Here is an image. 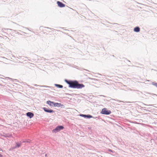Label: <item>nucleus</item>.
I'll return each mask as SVG.
<instances>
[{
	"label": "nucleus",
	"mask_w": 157,
	"mask_h": 157,
	"mask_svg": "<svg viewBox=\"0 0 157 157\" xmlns=\"http://www.w3.org/2000/svg\"><path fill=\"white\" fill-rule=\"evenodd\" d=\"M66 82L69 85V87L74 88L81 89L85 86L83 84H79L76 81H71L66 80Z\"/></svg>",
	"instance_id": "f257e3e1"
},
{
	"label": "nucleus",
	"mask_w": 157,
	"mask_h": 157,
	"mask_svg": "<svg viewBox=\"0 0 157 157\" xmlns=\"http://www.w3.org/2000/svg\"><path fill=\"white\" fill-rule=\"evenodd\" d=\"M101 113L103 114L109 115L111 113L110 110L107 109L106 108L103 109L101 112Z\"/></svg>",
	"instance_id": "f03ea898"
},
{
	"label": "nucleus",
	"mask_w": 157,
	"mask_h": 157,
	"mask_svg": "<svg viewBox=\"0 0 157 157\" xmlns=\"http://www.w3.org/2000/svg\"><path fill=\"white\" fill-rule=\"evenodd\" d=\"M57 4L58 6L60 7H64L65 6V4L59 1H57Z\"/></svg>",
	"instance_id": "7ed1b4c3"
},
{
	"label": "nucleus",
	"mask_w": 157,
	"mask_h": 157,
	"mask_svg": "<svg viewBox=\"0 0 157 157\" xmlns=\"http://www.w3.org/2000/svg\"><path fill=\"white\" fill-rule=\"evenodd\" d=\"M63 128L64 127L63 126H57L54 130L57 131V132H58L60 130L63 129Z\"/></svg>",
	"instance_id": "20e7f679"
},
{
	"label": "nucleus",
	"mask_w": 157,
	"mask_h": 157,
	"mask_svg": "<svg viewBox=\"0 0 157 157\" xmlns=\"http://www.w3.org/2000/svg\"><path fill=\"white\" fill-rule=\"evenodd\" d=\"M26 114L27 116L29 117L30 118H32L34 116V114L31 112H28L26 113Z\"/></svg>",
	"instance_id": "39448f33"
},
{
	"label": "nucleus",
	"mask_w": 157,
	"mask_h": 157,
	"mask_svg": "<svg viewBox=\"0 0 157 157\" xmlns=\"http://www.w3.org/2000/svg\"><path fill=\"white\" fill-rule=\"evenodd\" d=\"M43 109L46 112H48V113H52L54 112V111L52 110H49L47 108L45 107H44L43 108Z\"/></svg>",
	"instance_id": "423d86ee"
},
{
	"label": "nucleus",
	"mask_w": 157,
	"mask_h": 157,
	"mask_svg": "<svg viewBox=\"0 0 157 157\" xmlns=\"http://www.w3.org/2000/svg\"><path fill=\"white\" fill-rule=\"evenodd\" d=\"M54 106L55 107H59L61 106H63V105L61 104V103H55L54 104Z\"/></svg>",
	"instance_id": "0eeeda50"
},
{
	"label": "nucleus",
	"mask_w": 157,
	"mask_h": 157,
	"mask_svg": "<svg viewBox=\"0 0 157 157\" xmlns=\"http://www.w3.org/2000/svg\"><path fill=\"white\" fill-rule=\"evenodd\" d=\"M47 103L50 106H52L53 105H54V103L53 102L48 101H47Z\"/></svg>",
	"instance_id": "6e6552de"
},
{
	"label": "nucleus",
	"mask_w": 157,
	"mask_h": 157,
	"mask_svg": "<svg viewBox=\"0 0 157 157\" xmlns=\"http://www.w3.org/2000/svg\"><path fill=\"white\" fill-rule=\"evenodd\" d=\"M134 31L136 32H138L140 31V29L138 27H137L134 28Z\"/></svg>",
	"instance_id": "1a4fd4ad"
},
{
	"label": "nucleus",
	"mask_w": 157,
	"mask_h": 157,
	"mask_svg": "<svg viewBox=\"0 0 157 157\" xmlns=\"http://www.w3.org/2000/svg\"><path fill=\"white\" fill-rule=\"evenodd\" d=\"M21 143H17L16 145V147H15V148L19 147L21 146Z\"/></svg>",
	"instance_id": "9d476101"
},
{
	"label": "nucleus",
	"mask_w": 157,
	"mask_h": 157,
	"mask_svg": "<svg viewBox=\"0 0 157 157\" xmlns=\"http://www.w3.org/2000/svg\"><path fill=\"white\" fill-rule=\"evenodd\" d=\"M56 86L60 88H62L63 87V86L61 85H59V84H56Z\"/></svg>",
	"instance_id": "9b49d317"
},
{
	"label": "nucleus",
	"mask_w": 157,
	"mask_h": 157,
	"mask_svg": "<svg viewBox=\"0 0 157 157\" xmlns=\"http://www.w3.org/2000/svg\"><path fill=\"white\" fill-rule=\"evenodd\" d=\"M86 117H87V118H90L92 117V116H91V115H86Z\"/></svg>",
	"instance_id": "f8f14e48"
},
{
	"label": "nucleus",
	"mask_w": 157,
	"mask_h": 157,
	"mask_svg": "<svg viewBox=\"0 0 157 157\" xmlns=\"http://www.w3.org/2000/svg\"><path fill=\"white\" fill-rule=\"evenodd\" d=\"M80 116L82 117H86V115H83V114H81Z\"/></svg>",
	"instance_id": "ddd939ff"
},
{
	"label": "nucleus",
	"mask_w": 157,
	"mask_h": 157,
	"mask_svg": "<svg viewBox=\"0 0 157 157\" xmlns=\"http://www.w3.org/2000/svg\"><path fill=\"white\" fill-rule=\"evenodd\" d=\"M155 86H156L157 87V83H155Z\"/></svg>",
	"instance_id": "4468645a"
},
{
	"label": "nucleus",
	"mask_w": 157,
	"mask_h": 157,
	"mask_svg": "<svg viewBox=\"0 0 157 157\" xmlns=\"http://www.w3.org/2000/svg\"><path fill=\"white\" fill-rule=\"evenodd\" d=\"M2 155L0 154V157H2Z\"/></svg>",
	"instance_id": "2eb2a0df"
},
{
	"label": "nucleus",
	"mask_w": 157,
	"mask_h": 157,
	"mask_svg": "<svg viewBox=\"0 0 157 157\" xmlns=\"http://www.w3.org/2000/svg\"><path fill=\"white\" fill-rule=\"evenodd\" d=\"M2 149H1V148L0 147V151H2Z\"/></svg>",
	"instance_id": "dca6fc26"
}]
</instances>
